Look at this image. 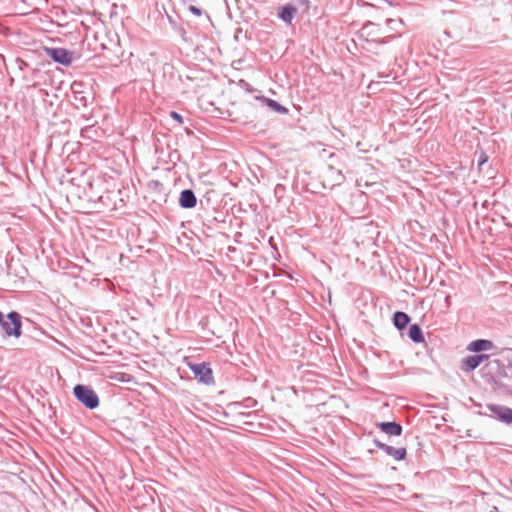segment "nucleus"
Returning <instances> with one entry per match:
<instances>
[{
	"mask_svg": "<svg viewBox=\"0 0 512 512\" xmlns=\"http://www.w3.org/2000/svg\"><path fill=\"white\" fill-rule=\"evenodd\" d=\"M4 318H5V317H4L3 313L0 311V322H1Z\"/></svg>",
	"mask_w": 512,
	"mask_h": 512,
	"instance_id": "393cba45",
	"label": "nucleus"
},
{
	"mask_svg": "<svg viewBox=\"0 0 512 512\" xmlns=\"http://www.w3.org/2000/svg\"><path fill=\"white\" fill-rule=\"evenodd\" d=\"M197 205V197L192 189H184L180 193L179 206L183 209H192Z\"/></svg>",
	"mask_w": 512,
	"mask_h": 512,
	"instance_id": "6e6552de",
	"label": "nucleus"
},
{
	"mask_svg": "<svg viewBox=\"0 0 512 512\" xmlns=\"http://www.w3.org/2000/svg\"><path fill=\"white\" fill-rule=\"evenodd\" d=\"M479 366L478 358L475 355H469L462 360V370L464 372H471Z\"/></svg>",
	"mask_w": 512,
	"mask_h": 512,
	"instance_id": "dca6fc26",
	"label": "nucleus"
},
{
	"mask_svg": "<svg viewBox=\"0 0 512 512\" xmlns=\"http://www.w3.org/2000/svg\"><path fill=\"white\" fill-rule=\"evenodd\" d=\"M392 321H393V325L398 329V330H404L408 324L410 323L411 321V318L410 316L405 313V312H402V311H396L394 312L393 314V317H392Z\"/></svg>",
	"mask_w": 512,
	"mask_h": 512,
	"instance_id": "4468645a",
	"label": "nucleus"
},
{
	"mask_svg": "<svg viewBox=\"0 0 512 512\" xmlns=\"http://www.w3.org/2000/svg\"><path fill=\"white\" fill-rule=\"evenodd\" d=\"M408 337L414 343H423L424 335L421 327L418 324H412L408 329Z\"/></svg>",
	"mask_w": 512,
	"mask_h": 512,
	"instance_id": "2eb2a0df",
	"label": "nucleus"
},
{
	"mask_svg": "<svg viewBox=\"0 0 512 512\" xmlns=\"http://www.w3.org/2000/svg\"><path fill=\"white\" fill-rule=\"evenodd\" d=\"M256 99L259 100L263 106L269 107L275 113L287 114L289 112V110L285 106H283L276 100L267 98L265 96H257Z\"/></svg>",
	"mask_w": 512,
	"mask_h": 512,
	"instance_id": "9b49d317",
	"label": "nucleus"
},
{
	"mask_svg": "<svg viewBox=\"0 0 512 512\" xmlns=\"http://www.w3.org/2000/svg\"><path fill=\"white\" fill-rule=\"evenodd\" d=\"M188 10L195 16H201L202 10L194 5H189Z\"/></svg>",
	"mask_w": 512,
	"mask_h": 512,
	"instance_id": "6ab92c4d",
	"label": "nucleus"
},
{
	"mask_svg": "<svg viewBox=\"0 0 512 512\" xmlns=\"http://www.w3.org/2000/svg\"><path fill=\"white\" fill-rule=\"evenodd\" d=\"M494 347V343L487 339H477L469 343L467 350L471 352L480 353L490 350Z\"/></svg>",
	"mask_w": 512,
	"mask_h": 512,
	"instance_id": "f8f14e48",
	"label": "nucleus"
},
{
	"mask_svg": "<svg viewBox=\"0 0 512 512\" xmlns=\"http://www.w3.org/2000/svg\"><path fill=\"white\" fill-rule=\"evenodd\" d=\"M73 395L79 403L89 410L96 409L100 404V399L91 386L77 384L73 388Z\"/></svg>",
	"mask_w": 512,
	"mask_h": 512,
	"instance_id": "f03ea898",
	"label": "nucleus"
},
{
	"mask_svg": "<svg viewBox=\"0 0 512 512\" xmlns=\"http://www.w3.org/2000/svg\"><path fill=\"white\" fill-rule=\"evenodd\" d=\"M297 14V8L292 4H286L278 8V17L285 23L290 24Z\"/></svg>",
	"mask_w": 512,
	"mask_h": 512,
	"instance_id": "9d476101",
	"label": "nucleus"
},
{
	"mask_svg": "<svg viewBox=\"0 0 512 512\" xmlns=\"http://www.w3.org/2000/svg\"><path fill=\"white\" fill-rule=\"evenodd\" d=\"M374 445L378 448L384 451L387 455L394 458L396 461H401L406 458L407 450L404 447L395 448L393 446L387 445L383 442H381L378 439L373 440Z\"/></svg>",
	"mask_w": 512,
	"mask_h": 512,
	"instance_id": "0eeeda50",
	"label": "nucleus"
},
{
	"mask_svg": "<svg viewBox=\"0 0 512 512\" xmlns=\"http://www.w3.org/2000/svg\"><path fill=\"white\" fill-rule=\"evenodd\" d=\"M77 87H81V83L74 82L71 86L75 105L77 108H85L89 103L88 97L84 95L83 91L77 90Z\"/></svg>",
	"mask_w": 512,
	"mask_h": 512,
	"instance_id": "ddd939ff",
	"label": "nucleus"
},
{
	"mask_svg": "<svg viewBox=\"0 0 512 512\" xmlns=\"http://www.w3.org/2000/svg\"><path fill=\"white\" fill-rule=\"evenodd\" d=\"M445 303H446L447 307H449L451 305V296L450 295H446Z\"/></svg>",
	"mask_w": 512,
	"mask_h": 512,
	"instance_id": "4be33fe9",
	"label": "nucleus"
},
{
	"mask_svg": "<svg viewBox=\"0 0 512 512\" xmlns=\"http://www.w3.org/2000/svg\"><path fill=\"white\" fill-rule=\"evenodd\" d=\"M22 317L17 311H10L6 317L0 322V335L3 338L15 337L22 335Z\"/></svg>",
	"mask_w": 512,
	"mask_h": 512,
	"instance_id": "f257e3e1",
	"label": "nucleus"
},
{
	"mask_svg": "<svg viewBox=\"0 0 512 512\" xmlns=\"http://www.w3.org/2000/svg\"><path fill=\"white\" fill-rule=\"evenodd\" d=\"M247 401H252L254 404H256V401L251 398H248Z\"/></svg>",
	"mask_w": 512,
	"mask_h": 512,
	"instance_id": "a878e982",
	"label": "nucleus"
},
{
	"mask_svg": "<svg viewBox=\"0 0 512 512\" xmlns=\"http://www.w3.org/2000/svg\"><path fill=\"white\" fill-rule=\"evenodd\" d=\"M377 427L385 434L390 436H400L403 432L401 424L395 421L380 422Z\"/></svg>",
	"mask_w": 512,
	"mask_h": 512,
	"instance_id": "1a4fd4ad",
	"label": "nucleus"
},
{
	"mask_svg": "<svg viewBox=\"0 0 512 512\" xmlns=\"http://www.w3.org/2000/svg\"><path fill=\"white\" fill-rule=\"evenodd\" d=\"M278 189H281V190H284V186H282L281 184H278L275 188V192L278 193Z\"/></svg>",
	"mask_w": 512,
	"mask_h": 512,
	"instance_id": "5701e85b",
	"label": "nucleus"
},
{
	"mask_svg": "<svg viewBox=\"0 0 512 512\" xmlns=\"http://www.w3.org/2000/svg\"><path fill=\"white\" fill-rule=\"evenodd\" d=\"M240 85H241V87L245 88L249 92L253 91L252 86L245 80H240Z\"/></svg>",
	"mask_w": 512,
	"mask_h": 512,
	"instance_id": "412c9836",
	"label": "nucleus"
},
{
	"mask_svg": "<svg viewBox=\"0 0 512 512\" xmlns=\"http://www.w3.org/2000/svg\"><path fill=\"white\" fill-rule=\"evenodd\" d=\"M378 42H379V43H381V44H384V43H387V40H385V39H381V40H379Z\"/></svg>",
	"mask_w": 512,
	"mask_h": 512,
	"instance_id": "b1692460",
	"label": "nucleus"
},
{
	"mask_svg": "<svg viewBox=\"0 0 512 512\" xmlns=\"http://www.w3.org/2000/svg\"><path fill=\"white\" fill-rule=\"evenodd\" d=\"M238 512H244L242 509H237Z\"/></svg>",
	"mask_w": 512,
	"mask_h": 512,
	"instance_id": "bb28decb",
	"label": "nucleus"
},
{
	"mask_svg": "<svg viewBox=\"0 0 512 512\" xmlns=\"http://www.w3.org/2000/svg\"><path fill=\"white\" fill-rule=\"evenodd\" d=\"M488 161V156L485 152H481L478 157V167L481 168Z\"/></svg>",
	"mask_w": 512,
	"mask_h": 512,
	"instance_id": "f3484780",
	"label": "nucleus"
},
{
	"mask_svg": "<svg viewBox=\"0 0 512 512\" xmlns=\"http://www.w3.org/2000/svg\"><path fill=\"white\" fill-rule=\"evenodd\" d=\"M189 368L193 372L195 378L198 380L199 383L205 385L214 384L213 371L210 368L209 363L202 362L189 364Z\"/></svg>",
	"mask_w": 512,
	"mask_h": 512,
	"instance_id": "20e7f679",
	"label": "nucleus"
},
{
	"mask_svg": "<svg viewBox=\"0 0 512 512\" xmlns=\"http://www.w3.org/2000/svg\"><path fill=\"white\" fill-rule=\"evenodd\" d=\"M170 116L173 120L177 121L179 124H183V117L176 111H171Z\"/></svg>",
	"mask_w": 512,
	"mask_h": 512,
	"instance_id": "a211bd4d",
	"label": "nucleus"
},
{
	"mask_svg": "<svg viewBox=\"0 0 512 512\" xmlns=\"http://www.w3.org/2000/svg\"><path fill=\"white\" fill-rule=\"evenodd\" d=\"M511 486H512V480H511Z\"/></svg>",
	"mask_w": 512,
	"mask_h": 512,
	"instance_id": "cd10ccee",
	"label": "nucleus"
},
{
	"mask_svg": "<svg viewBox=\"0 0 512 512\" xmlns=\"http://www.w3.org/2000/svg\"><path fill=\"white\" fill-rule=\"evenodd\" d=\"M482 373L488 383L499 386L500 380L507 376V368L501 360L494 359L485 364Z\"/></svg>",
	"mask_w": 512,
	"mask_h": 512,
	"instance_id": "7ed1b4c3",
	"label": "nucleus"
},
{
	"mask_svg": "<svg viewBox=\"0 0 512 512\" xmlns=\"http://www.w3.org/2000/svg\"><path fill=\"white\" fill-rule=\"evenodd\" d=\"M44 50L46 55L55 63L68 67L73 61V53L68 49L61 47H45Z\"/></svg>",
	"mask_w": 512,
	"mask_h": 512,
	"instance_id": "39448f33",
	"label": "nucleus"
},
{
	"mask_svg": "<svg viewBox=\"0 0 512 512\" xmlns=\"http://www.w3.org/2000/svg\"><path fill=\"white\" fill-rule=\"evenodd\" d=\"M478 358L479 364L481 365L484 361H490L489 355L487 354H476L475 355Z\"/></svg>",
	"mask_w": 512,
	"mask_h": 512,
	"instance_id": "aec40b11",
	"label": "nucleus"
},
{
	"mask_svg": "<svg viewBox=\"0 0 512 512\" xmlns=\"http://www.w3.org/2000/svg\"><path fill=\"white\" fill-rule=\"evenodd\" d=\"M488 411L491 413V416L500 422L506 424H512V409L503 405L497 404H488Z\"/></svg>",
	"mask_w": 512,
	"mask_h": 512,
	"instance_id": "423d86ee",
	"label": "nucleus"
}]
</instances>
